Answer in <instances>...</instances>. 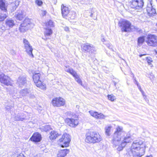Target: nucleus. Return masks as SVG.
Here are the masks:
<instances>
[{"label": "nucleus", "mask_w": 157, "mask_h": 157, "mask_svg": "<svg viewBox=\"0 0 157 157\" xmlns=\"http://www.w3.org/2000/svg\"><path fill=\"white\" fill-rule=\"evenodd\" d=\"M122 128L118 126L114 132L112 140V143L113 147L116 148L119 151L122 150L127 144L132 141L131 136L129 134H127L121 136L122 132Z\"/></svg>", "instance_id": "nucleus-1"}, {"label": "nucleus", "mask_w": 157, "mask_h": 157, "mask_svg": "<svg viewBox=\"0 0 157 157\" xmlns=\"http://www.w3.org/2000/svg\"><path fill=\"white\" fill-rule=\"evenodd\" d=\"M146 147V143L143 140L138 139L132 142L130 151L133 157H141L145 154Z\"/></svg>", "instance_id": "nucleus-2"}, {"label": "nucleus", "mask_w": 157, "mask_h": 157, "mask_svg": "<svg viewBox=\"0 0 157 157\" xmlns=\"http://www.w3.org/2000/svg\"><path fill=\"white\" fill-rule=\"evenodd\" d=\"M85 136V141L90 144L99 143L103 140L102 136L99 133L95 131L88 132L86 133Z\"/></svg>", "instance_id": "nucleus-3"}, {"label": "nucleus", "mask_w": 157, "mask_h": 157, "mask_svg": "<svg viewBox=\"0 0 157 157\" xmlns=\"http://www.w3.org/2000/svg\"><path fill=\"white\" fill-rule=\"evenodd\" d=\"M33 26L34 24L31 22V20L29 18H26L20 25L19 30L21 32L24 33L29 29L33 28Z\"/></svg>", "instance_id": "nucleus-4"}, {"label": "nucleus", "mask_w": 157, "mask_h": 157, "mask_svg": "<svg viewBox=\"0 0 157 157\" xmlns=\"http://www.w3.org/2000/svg\"><path fill=\"white\" fill-rule=\"evenodd\" d=\"M70 136L67 133H64L58 141L60 143V145L62 147H67L69 146L71 140Z\"/></svg>", "instance_id": "nucleus-5"}, {"label": "nucleus", "mask_w": 157, "mask_h": 157, "mask_svg": "<svg viewBox=\"0 0 157 157\" xmlns=\"http://www.w3.org/2000/svg\"><path fill=\"white\" fill-rule=\"evenodd\" d=\"M118 25L121 28L122 32H130L131 30V24L130 21L126 20H123L119 21Z\"/></svg>", "instance_id": "nucleus-6"}, {"label": "nucleus", "mask_w": 157, "mask_h": 157, "mask_svg": "<svg viewBox=\"0 0 157 157\" xmlns=\"http://www.w3.org/2000/svg\"><path fill=\"white\" fill-rule=\"evenodd\" d=\"M146 42L150 47L157 46V36L152 34H149L146 37Z\"/></svg>", "instance_id": "nucleus-7"}, {"label": "nucleus", "mask_w": 157, "mask_h": 157, "mask_svg": "<svg viewBox=\"0 0 157 157\" xmlns=\"http://www.w3.org/2000/svg\"><path fill=\"white\" fill-rule=\"evenodd\" d=\"M40 73H35L33 76V79L36 86L41 89L45 90L46 89L45 84L43 83L40 79Z\"/></svg>", "instance_id": "nucleus-8"}, {"label": "nucleus", "mask_w": 157, "mask_h": 157, "mask_svg": "<svg viewBox=\"0 0 157 157\" xmlns=\"http://www.w3.org/2000/svg\"><path fill=\"white\" fill-rule=\"evenodd\" d=\"M0 82L2 84L6 86L11 85L12 81L10 78L8 76L5 75L0 72Z\"/></svg>", "instance_id": "nucleus-9"}, {"label": "nucleus", "mask_w": 157, "mask_h": 157, "mask_svg": "<svg viewBox=\"0 0 157 157\" xmlns=\"http://www.w3.org/2000/svg\"><path fill=\"white\" fill-rule=\"evenodd\" d=\"M130 3L131 8L136 9L142 8L144 4L143 0H132Z\"/></svg>", "instance_id": "nucleus-10"}, {"label": "nucleus", "mask_w": 157, "mask_h": 157, "mask_svg": "<svg viewBox=\"0 0 157 157\" xmlns=\"http://www.w3.org/2000/svg\"><path fill=\"white\" fill-rule=\"evenodd\" d=\"M52 103L54 106L59 107L65 104V101L62 98H56L52 100Z\"/></svg>", "instance_id": "nucleus-11"}, {"label": "nucleus", "mask_w": 157, "mask_h": 157, "mask_svg": "<svg viewBox=\"0 0 157 157\" xmlns=\"http://www.w3.org/2000/svg\"><path fill=\"white\" fill-rule=\"evenodd\" d=\"M23 43L26 51L29 55H31L33 56V55L32 54L33 49L28 41L26 39H24Z\"/></svg>", "instance_id": "nucleus-12"}, {"label": "nucleus", "mask_w": 157, "mask_h": 157, "mask_svg": "<svg viewBox=\"0 0 157 157\" xmlns=\"http://www.w3.org/2000/svg\"><path fill=\"white\" fill-rule=\"evenodd\" d=\"M89 112L92 116L97 119H103L106 117V116L101 113H98L92 110L90 111Z\"/></svg>", "instance_id": "nucleus-13"}, {"label": "nucleus", "mask_w": 157, "mask_h": 157, "mask_svg": "<svg viewBox=\"0 0 157 157\" xmlns=\"http://www.w3.org/2000/svg\"><path fill=\"white\" fill-rule=\"evenodd\" d=\"M65 121L68 125L72 127H75L77 126L78 123V120L73 118H67L65 120Z\"/></svg>", "instance_id": "nucleus-14"}, {"label": "nucleus", "mask_w": 157, "mask_h": 157, "mask_svg": "<svg viewBox=\"0 0 157 157\" xmlns=\"http://www.w3.org/2000/svg\"><path fill=\"white\" fill-rule=\"evenodd\" d=\"M41 139V135L38 132L33 134L30 140L33 142H38L40 141Z\"/></svg>", "instance_id": "nucleus-15"}, {"label": "nucleus", "mask_w": 157, "mask_h": 157, "mask_svg": "<svg viewBox=\"0 0 157 157\" xmlns=\"http://www.w3.org/2000/svg\"><path fill=\"white\" fill-rule=\"evenodd\" d=\"M52 31L51 28H45L44 31V38H42L43 39L45 40L49 38L52 34Z\"/></svg>", "instance_id": "nucleus-16"}, {"label": "nucleus", "mask_w": 157, "mask_h": 157, "mask_svg": "<svg viewBox=\"0 0 157 157\" xmlns=\"http://www.w3.org/2000/svg\"><path fill=\"white\" fill-rule=\"evenodd\" d=\"M26 82V78L25 76H20L17 80V83L19 86L21 87L25 85Z\"/></svg>", "instance_id": "nucleus-17"}, {"label": "nucleus", "mask_w": 157, "mask_h": 157, "mask_svg": "<svg viewBox=\"0 0 157 157\" xmlns=\"http://www.w3.org/2000/svg\"><path fill=\"white\" fill-rule=\"evenodd\" d=\"M61 11L63 16L65 18L69 13L70 10L68 7L63 4L61 6Z\"/></svg>", "instance_id": "nucleus-18"}, {"label": "nucleus", "mask_w": 157, "mask_h": 157, "mask_svg": "<svg viewBox=\"0 0 157 157\" xmlns=\"http://www.w3.org/2000/svg\"><path fill=\"white\" fill-rule=\"evenodd\" d=\"M69 152V150L67 149L60 150L58 151L57 157H64Z\"/></svg>", "instance_id": "nucleus-19"}, {"label": "nucleus", "mask_w": 157, "mask_h": 157, "mask_svg": "<svg viewBox=\"0 0 157 157\" xmlns=\"http://www.w3.org/2000/svg\"><path fill=\"white\" fill-rule=\"evenodd\" d=\"M146 10L148 14L150 16L153 15L156 13L155 10L152 8L151 5L150 6H147V7Z\"/></svg>", "instance_id": "nucleus-20"}, {"label": "nucleus", "mask_w": 157, "mask_h": 157, "mask_svg": "<svg viewBox=\"0 0 157 157\" xmlns=\"http://www.w3.org/2000/svg\"><path fill=\"white\" fill-rule=\"evenodd\" d=\"M25 116L23 113H20L17 114L15 117L14 119L16 121H23Z\"/></svg>", "instance_id": "nucleus-21"}, {"label": "nucleus", "mask_w": 157, "mask_h": 157, "mask_svg": "<svg viewBox=\"0 0 157 157\" xmlns=\"http://www.w3.org/2000/svg\"><path fill=\"white\" fill-rule=\"evenodd\" d=\"M7 6L5 4L3 0H0V9L1 10L6 12L7 11Z\"/></svg>", "instance_id": "nucleus-22"}, {"label": "nucleus", "mask_w": 157, "mask_h": 157, "mask_svg": "<svg viewBox=\"0 0 157 157\" xmlns=\"http://www.w3.org/2000/svg\"><path fill=\"white\" fill-rule=\"evenodd\" d=\"M83 49L86 51L88 52H91V51L94 49V47L92 44H85L83 47Z\"/></svg>", "instance_id": "nucleus-23"}, {"label": "nucleus", "mask_w": 157, "mask_h": 157, "mask_svg": "<svg viewBox=\"0 0 157 157\" xmlns=\"http://www.w3.org/2000/svg\"><path fill=\"white\" fill-rule=\"evenodd\" d=\"M58 136L59 134L56 131H52L50 132L49 138L51 140H52L56 139Z\"/></svg>", "instance_id": "nucleus-24"}, {"label": "nucleus", "mask_w": 157, "mask_h": 157, "mask_svg": "<svg viewBox=\"0 0 157 157\" xmlns=\"http://www.w3.org/2000/svg\"><path fill=\"white\" fill-rule=\"evenodd\" d=\"M112 126L109 125H108L105 127V135L108 136H109L110 135V131Z\"/></svg>", "instance_id": "nucleus-25"}, {"label": "nucleus", "mask_w": 157, "mask_h": 157, "mask_svg": "<svg viewBox=\"0 0 157 157\" xmlns=\"http://www.w3.org/2000/svg\"><path fill=\"white\" fill-rule=\"evenodd\" d=\"M21 95L20 97L22 96H28L29 94V92L28 90L27 89L22 90L20 92Z\"/></svg>", "instance_id": "nucleus-26"}, {"label": "nucleus", "mask_w": 157, "mask_h": 157, "mask_svg": "<svg viewBox=\"0 0 157 157\" xmlns=\"http://www.w3.org/2000/svg\"><path fill=\"white\" fill-rule=\"evenodd\" d=\"M25 16V15L22 11H20L16 15V17L19 20H21Z\"/></svg>", "instance_id": "nucleus-27"}, {"label": "nucleus", "mask_w": 157, "mask_h": 157, "mask_svg": "<svg viewBox=\"0 0 157 157\" xmlns=\"http://www.w3.org/2000/svg\"><path fill=\"white\" fill-rule=\"evenodd\" d=\"M6 24L7 26L10 27H12L14 25V21L10 19H7L6 21Z\"/></svg>", "instance_id": "nucleus-28"}, {"label": "nucleus", "mask_w": 157, "mask_h": 157, "mask_svg": "<svg viewBox=\"0 0 157 157\" xmlns=\"http://www.w3.org/2000/svg\"><path fill=\"white\" fill-rule=\"evenodd\" d=\"M46 28H50L53 27L54 26V24L52 21L49 20L46 23Z\"/></svg>", "instance_id": "nucleus-29"}, {"label": "nucleus", "mask_w": 157, "mask_h": 157, "mask_svg": "<svg viewBox=\"0 0 157 157\" xmlns=\"http://www.w3.org/2000/svg\"><path fill=\"white\" fill-rule=\"evenodd\" d=\"M4 13H1L0 15V21H3L8 16V14L6 12Z\"/></svg>", "instance_id": "nucleus-30"}, {"label": "nucleus", "mask_w": 157, "mask_h": 157, "mask_svg": "<svg viewBox=\"0 0 157 157\" xmlns=\"http://www.w3.org/2000/svg\"><path fill=\"white\" fill-rule=\"evenodd\" d=\"M73 76L75 78V80L79 83L82 86V82L79 76L77 74L76 72L75 74V75H73Z\"/></svg>", "instance_id": "nucleus-31"}, {"label": "nucleus", "mask_w": 157, "mask_h": 157, "mask_svg": "<svg viewBox=\"0 0 157 157\" xmlns=\"http://www.w3.org/2000/svg\"><path fill=\"white\" fill-rule=\"evenodd\" d=\"M65 70L66 72L70 73L72 75H75V74L76 73L72 69L67 67H66Z\"/></svg>", "instance_id": "nucleus-32"}, {"label": "nucleus", "mask_w": 157, "mask_h": 157, "mask_svg": "<svg viewBox=\"0 0 157 157\" xmlns=\"http://www.w3.org/2000/svg\"><path fill=\"white\" fill-rule=\"evenodd\" d=\"M68 17L71 20L75 19L76 17V14L75 12H71L68 15Z\"/></svg>", "instance_id": "nucleus-33"}, {"label": "nucleus", "mask_w": 157, "mask_h": 157, "mask_svg": "<svg viewBox=\"0 0 157 157\" xmlns=\"http://www.w3.org/2000/svg\"><path fill=\"white\" fill-rule=\"evenodd\" d=\"M145 40L144 36H141L138 38V45L142 44L144 42Z\"/></svg>", "instance_id": "nucleus-34"}, {"label": "nucleus", "mask_w": 157, "mask_h": 157, "mask_svg": "<svg viewBox=\"0 0 157 157\" xmlns=\"http://www.w3.org/2000/svg\"><path fill=\"white\" fill-rule=\"evenodd\" d=\"M108 98L109 100L111 101H114L116 99V97L113 94L108 95Z\"/></svg>", "instance_id": "nucleus-35"}, {"label": "nucleus", "mask_w": 157, "mask_h": 157, "mask_svg": "<svg viewBox=\"0 0 157 157\" xmlns=\"http://www.w3.org/2000/svg\"><path fill=\"white\" fill-rule=\"evenodd\" d=\"M19 5V2L18 1H16L11 4V6L13 7V10H15L16 9L17 7Z\"/></svg>", "instance_id": "nucleus-36"}, {"label": "nucleus", "mask_w": 157, "mask_h": 157, "mask_svg": "<svg viewBox=\"0 0 157 157\" xmlns=\"http://www.w3.org/2000/svg\"><path fill=\"white\" fill-rule=\"evenodd\" d=\"M35 2L36 4L39 6H40L42 4V2L40 0H36Z\"/></svg>", "instance_id": "nucleus-37"}, {"label": "nucleus", "mask_w": 157, "mask_h": 157, "mask_svg": "<svg viewBox=\"0 0 157 157\" xmlns=\"http://www.w3.org/2000/svg\"><path fill=\"white\" fill-rule=\"evenodd\" d=\"M47 12L45 10H41L40 12V14L41 16H44L46 14Z\"/></svg>", "instance_id": "nucleus-38"}, {"label": "nucleus", "mask_w": 157, "mask_h": 157, "mask_svg": "<svg viewBox=\"0 0 157 157\" xmlns=\"http://www.w3.org/2000/svg\"><path fill=\"white\" fill-rule=\"evenodd\" d=\"M146 59L149 65H151V62L152 61L150 57H147Z\"/></svg>", "instance_id": "nucleus-39"}, {"label": "nucleus", "mask_w": 157, "mask_h": 157, "mask_svg": "<svg viewBox=\"0 0 157 157\" xmlns=\"http://www.w3.org/2000/svg\"><path fill=\"white\" fill-rule=\"evenodd\" d=\"M107 47L109 49H111L112 51L113 50V49L112 48V45L109 43H107L106 44Z\"/></svg>", "instance_id": "nucleus-40"}, {"label": "nucleus", "mask_w": 157, "mask_h": 157, "mask_svg": "<svg viewBox=\"0 0 157 157\" xmlns=\"http://www.w3.org/2000/svg\"><path fill=\"white\" fill-rule=\"evenodd\" d=\"M50 129V126H49L45 125L44 127V131L47 132Z\"/></svg>", "instance_id": "nucleus-41"}, {"label": "nucleus", "mask_w": 157, "mask_h": 157, "mask_svg": "<svg viewBox=\"0 0 157 157\" xmlns=\"http://www.w3.org/2000/svg\"><path fill=\"white\" fill-rule=\"evenodd\" d=\"M15 157H25L24 155L22 153H20Z\"/></svg>", "instance_id": "nucleus-42"}, {"label": "nucleus", "mask_w": 157, "mask_h": 157, "mask_svg": "<svg viewBox=\"0 0 157 157\" xmlns=\"http://www.w3.org/2000/svg\"><path fill=\"white\" fill-rule=\"evenodd\" d=\"M64 30L66 32H68L69 31V28L68 27L66 26L64 28Z\"/></svg>", "instance_id": "nucleus-43"}, {"label": "nucleus", "mask_w": 157, "mask_h": 157, "mask_svg": "<svg viewBox=\"0 0 157 157\" xmlns=\"http://www.w3.org/2000/svg\"><path fill=\"white\" fill-rule=\"evenodd\" d=\"M13 107L11 106V107L7 106H6V109L8 111L10 110V109L12 108Z\"/></svg>", "instance_id": "nucleus-44"}, {"label": "nucleus", "mask_w": 157, "mask_h": 157, "mask_svg": "<svg viewBox=\"0 0 157 157\" xmlns=\"http://www.w3.org/2000/svg\"><path fill=\"white\" fill-rule=\"evenodd\" d=\"M134 80H135V82H134L135 83V84H136L137 85V86L139 85V83H138L137 80L135 79Z\"/></svg>", "instance_id": "nucleus-45"}, {"label": "nucleus", "mask_w": 157, "mask_h": 157, "mask_svg": "<svg viewBox=\"0 0 157 157\" xmlns=\"http://www.w3.org/2000/svg\"><path fill=\"white\" fill-rule=\"evenodd\" d=\"M142 94V95H143V96H145V97H144V99L146 97V96H145V94H144V91H141V92Z\"/></svg>", "instance_id": "nucleus-46"}, {"label": "nucleus", "mask_w": 157, "mask_h": 157, "mask_svg": "<svg viewBox=\"0 0 157 157\" xmlns=\"http://www.w3.org/2000/svg\"><path fill=\"white\" fill-rule=\"evenodd\" d=\"M138 86V89H139V90L141 92V91H143L142 90V89H141L140 86V85H138V86Z\"/></svg>", "instance_id": "nucleus-47"}, {"label": "nucleus", "mask_w": 157, "mask_h": 157, "mask_svg": "<svg viewBox=\"0 0 157 157\" xmlns=\"http://www.w3.org/2000/svg\"><path fill=\"white\" fill-rule=\"evenodd\" d=\"M105 41V39H104V38H102V39H101V41L103 42H104Z\"/></svg>", "instance_id": "nucleus-48"}, {"label": "nucleus", "mask_w": 157, "mask_h": 157, "mask_svg": "<svg viewBox=\"0 0 157 157\" xmlns=\"http://www.w3.org/2000/svg\"><path fill=\"white\" fill-rule=\"evenodd\" d=\"M145 157H153V156L152 155H147Z\"/></svg>", "instance_id": "nucleus-49"}, {"label": "nucleus", "mask_w": 157, "mask_h": 157, "mask_svg": "<svg viewBox=\"0 0 157 157\" xmlns=\"http://www.w3.org/2000/svg\"><path fill=\"white\" fill-rule=\"evenodd\" d=\"M146 54H140L139 55V56L140 57H141L142 56H144Z\"/></svg>", "instance_id": "nucleus-50"}, {"label": "nucleus", "mask_w": 157, "mask_h": 157, "mask_svg": "<svg viewBox=\"0 0 157 157\" xmlns=\"http://www.w3.org/2000/svg\"><path fill=\"white\" fill-rule=\"evenodd\" d=\"M55 55L56 56H57V57H59L60 56L59 55H57L56 54H55Z\"/></svg>", "instance_id": "nucleus-51"}, {"label": "nucleus", "mask_w": 157, "mask_h": 157, "mask_svg": "<svg viewBox=\"0 0 157 157\" xmlns=\"http://www.w3.org/2000/svg\"><path fill=\"white\" fill-rule=\"evenodd\" d=\"M93 13L92 12H91V14H90V16L91 17H92V15H93Z\"/></svg>", "instance_id": "nucleus-52"}, {"label": "nucleus", "mask_w": 157, "mask_h": 157, "mask_svg": "<svg viewBox=\"0 0 157 157\" xmlns=\"http://www.w3.org/2000/svg\"><path fill=\"white\" fill-rule=\"evenodd\" d=\"M15 92H16H16H17V90H15ZM15 93V92H14V93Z\"/></svg>", "instance_id": "nucleus-53"}, {"label": "nucleus", "mask_w": 157, "mask_h": 157, "mask_svg": "<svg viewBox=\"0 0 157 157\" xmlns=\"http://www.w3.org/2000/svg\"><path fill=\"white\" fill-rule=\"evenodd\" d=\"M33 96H32L31 97V98H33Z\"/></svg>", "instance_id": "nucleus-54"}, {"label": "nucleus", "mask_w": 157, "mask_h": 157, "mask_svg": "<svg viewBox=\"0 0 157 157\" xmlns=\"http://www.w3.org/2000/svg\"><path fill=\"white\" fill-rule=\"evenodd\" d=\"M156 25L157 26V23L156 24Z\"/></svg>", "instance_id": "nucleus-55"}]
</instances>
